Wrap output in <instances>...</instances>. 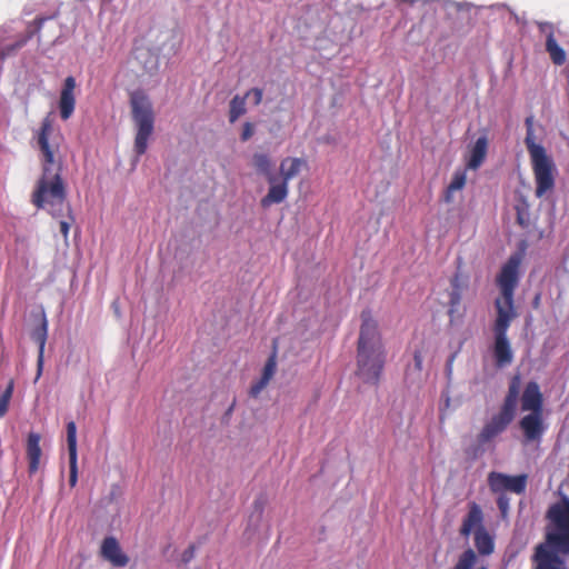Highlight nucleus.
Segmentation results:
<instances>
[{"label":"nucleus","mask_w":569,"mask_h":569,"mask_svg":"<svg viewBox=\"0 0 569 569\" xmlns=\"http://www.w3.org/2000/svg\"><path fill=\"white\" fill-rule=\"evenodd\" d=\"M34 139L40 151L42 173L32 192L31 202L38 209H44L51 216L59 217L67 202V190L62 179L60 144L49 116L41 121Z\"/></svg>","instance_id":"1"},{"label":"nucleus","mask_w":569,"mask_h":569,"mask_svg":"<svg viewBox=\"0 0 569 569\" xmlns=\"http://www.w3.org/2000/svg\"><path fill=\"white\" fill-rule=\"evenodd\" d=\"M521 261L520 253L511 254L502 264L496 278L500 296L495 300L497 316L492 326L495 338L492 355L498 368L509 366L513 360V352L507 333L511 322L518 316L515 308V291L520 279Z\"/></svg>","instance_id":"2"},{"label":"nucleus","mask_w":569,"mask_h":569,"mask_svg":"<svg viewBox=\"0 0 569 569\" xmlns=\"http://www.w3.org/2000/svg\"><path fill=\"white\" fill-rule=\"evenodd\" d=\"M361 326L357 342V375L368 383H377L385 367L386 349L378 321L370 309L360 315Z\"/></svg>","instance_id":"3"},{"label":"nucleus","mask_w":569,"mask_h":569,"mask_svg":"<svg viewBox=\"0 0 569 569\" xmlns=\"http://www.w3.org/2000/svg\"><path fill=\"white\" fill-rule=\"evenodd\" d=\"M526 137L525 144L530 156L531 167L536 182V197L541 198L555 188L556 166L550 156L547 154L545 147L537 143L533 128V117L529 116L525 120Z\"/></svg>","instance_id":"4"},{"label":"nucleus","mask_w":569,"mask_h":569,"mask_svg":"<svg viewBox=\"0 0 569 569\" xmlns=\"http://www.w3.org/2000/svg\"><path fill=\"white\" fill-rule=\"evenodd\" d=\"M132 120L136 124L134 152L138 157L146 153L148 141L154 129V113L152 103L142 91H134L130 96Z\"/></svg>","instance_id":"5"},{"label":"nucleus","mask_w":569,"mask_h":569,"mask_svg":"<svg viewBox=\"0 0 569 569\" xmlns=\"http://www.w3.org/2000/svg\"><path fill=\"white\" fill-rule=\"evenodd\" d=\"M548 518L556 527V531L547 535L549 545L569 552V499L555 503L548 510Z\"/></svg>","instance_id":"6"},{"label":"nucleus","mask_w":569,"mask_h":569,"mask_svg":"<svg viewBox=\"0 0 569 569\" xmlns=\"http://www.w3.org/2000/svg\"><path fill=\"white\" fill-rule=\"evenodd\" d=\"M488 485L493 493L511 491L517 495H521L526 491L527 475L509 476L506 473L491 471L488 475Z\"/></svg>","instance_id":"7"},{"label":"nucleus","mask_w":569,"mask_h":569,"mask_svg":"<svg viewBox=\"0 0 569 569\" xmlns=\"http://www.w3.org/2000/svg\"><path fill=\"white\" fill-rule=\"evenodd\" d=\"M513 419V413L505 411L500 408L499 412L493 415L490 420L482 427L477 437L478 443L486 445L491 442L508 428Z\"/></svg>","instance_id":"8"},{"label":"nucleus","mask_w":569,"mask_h":569,"mask_svg":"<svg viewBox=\"0 0 569 569\" xmlns=\"http://www.w3.org/2000/svg\"><path fill=\"white\" fill-rule=\"evenodd\" d=\"M49 18L38 17L32 22L27 26L26 32L19 36L14 42L4 46L0 50V60L3 61L9 57L14 56L20 49H22L30 39H32L36 34H38L43 26V23Z\"/></svg>","instance_id":"9"},{"label":"nucleus","mask_w":569,"mask_h":569,"mask_svg":"<svg viewBox=\"0 0 569 569\" xmlns=\"http://www.w3.org/2000/svg\"><path fill=\"white\" fill-rule=\"evenodd\" d=\"M76 87L77 82L72 76L64 79L58 101L59 112L62 120H68L74 112Z\"/></svg>","instance_id":"10"},{"label":"nucleus","mask_w":569,"mask_h":569,"mask_svg":"<svg viewBox=\"0 0 569 569\" xmlns=\"http://www.w3.org/2000/svg\"><path fill=\"white\" fill-rule=\"evenodd\" d=\"M67 445L69 453V485L73 488L78 481L77 426L74 421L67 423Z\"/></svg>","instance_id":"11"},{"label":"nucleus","mask_w":569,"mask_h":569,"mask_svg":"<svg viewBox=\"0 0 569 569\" xmlns=\"http://www.w3.org/2000/svg\"><path fill=\"white\" fill-rule=\"evenodd\" d=\"M521 410L529 412H543V396L538 382L529 381L521 395Z\"/></svg>","instance_id":"12"},{"label":"nucleus","mask_w":569,"mask_h":569,"mask_svg":"<svg viewBox=\"0 0 569 569\" xmlns=\"http://www.w3.org/2000/svg\"><path fill=\"white\" fill-rule=\"evenodd\" d=\"M540 32L546 34V51L553 64L562 66L566 62V51L557 43L553 24L550 22L539 23Z\"/></svg>","instance_id":"13"},{"label":"nucleus","mask_w":569,"mask_h":569,"mask_svg":"<svg viewBox=\"0 0 569 569\" xmlns=\"http://www.w3.org/2000/svg\"><path fill=\"white\" fill-rule=\"evenodd\" d=\"M486 529L483 526V512L481 507L472 501L468 503V512L462 519L461 527L459 532L462 537L468 538L471 532H476L477 530Z\"/></svg>","instance_id":"14"},{"label":"nucleus","mask_w":569,"mask_h":569,"mask_svg":"<svg viewBox=\"0 0 569 569\" xmlns=\"http://www.w3.org/2000/svg\"><path fill=\"white\" fill-rule=\"evenodd\" d=\"M101 556L114 567H126L129 557L122 551L114 537H107L101 545Z\"/></svg>","instance_id":"15"},{"label":"nucleus","mask_w":569,"mask_h":569,"mask_svg":"<svg viewBox=\"0 0 569 569\" xmlns=\"http://www.w3.org/2000/svg\"><path fill=\"white\" fill-rule=\"evenodd\" d=\"M277 370V343H273V351L269 356L262 369L260 379L253 382L250 387L249 395L252 398H257L261 391L269 385Z\"/></svg>","instance_id":"16"},{"label":"nucleus","mask_w":569,"mask_h":569,"mask_svg":"<svg viewBox=\"0 0 569 569\" xmlns=\"http://www.w3.org/2000/svg\"><path fill=\"white\" fill-rule=\"evenodd\" d=\"M520 429L528 441L539 440L545 431L542 412H530L519 421Z\"/></svg>","instance_id":"17"},{"label":"nucleus","mask_w":569,"mask_h":569,"mask_svg":"<svg viewBox=\"0 0 569 569\" xmlns=\"http://www.w3.org/2000/svg\"><path fill=\"white\" fill-rule=\"evenodd\" d=\"M533 560L537 562L535 569H563L562 559L543 543L536 547Z\"/></svg>","instance_id":"18"},{"label":"nucleus","mask_w":569,"mask_h":569,"mask_svg":"<svg viewBox=\"0 0 569 569\" xmlns=\"http://www.w3.org/2000/svg\"><path fill=\"white\" fill-rule=\"evenodd\" d=\"M270 183V188L268 193L261 199V206L263 208H268L273 203L282 202L288 196V183L283 180L277 182V177L274 174H269L267 178Z\"/></svg>","instance_id":"19"},{"label":"nucleus","mask_w":569,"mask_h":569,"mask_svg":"<svg viewBox=\"0 0 569 569\" xmlns=\"http://www.w3.org/2000/svg\"><path fill=\"white\" fill-rule=\"evenodd\" d=\"M41 437L39 433L30 432L27 439V458H28V471L30 475H34L39 470L40 458L42 450L40 447Z\"/></svg>","instance_id":"20"},{"label":"nucleus","mask_w":569,"mask_h":569,"mask_svg":"<svg viewBox=\"0 0 569 569\" xmlns=\"http://www.w3.org/2000/svg\"><path fill=\"white\" fill-rule=\"evenodd\" d=\"M307 167V161L302 158L287 157L281 160L279 171L281 180L287 183L296 178L303 168Z\"/></svg>","instance_id":"21"},{"label":"nucleus","mask_w":569,"mask_h":569,"mask_svg":"<svg viewBox=\"0 0 569 569\" xmlns=\"http://www.w3.org/2000/svg\"><path fill=\"white\" fill-rule=\"evenodd\" d=\"M488 152V138L487 136L479 137L470 149V156L467 161V167L477 170L485 161Z\"/></svg>","instance_id":"22"},{"label":"nucleus","mask_w":569,"mask_h":569,"mask_svg":"<svg viewBox=\"0 0 569 569\" xmlns=\"http://www.w3.org/2000/svg\"><path fill=\"white\" fill-rule=\"evenodd\" d=\"M521 379L519 375H515L509 382L508 392L503 399L501 409L516 416L517 403L520 392Z\"/></svg>","instance_id":"23"},{"label":"nucleus","mask_w":569,"mask_h":569,"mask_svg":"<svg viewBox=\"0 0 569 569\" xmlns=\"http://www.w3.org/2000/svg\"><path fill=\"white\" fill-rule=\"evenodd\" d=\"M451 291L449 292V315L452 316L459 308L462 299L463 282L459 273L450 279Z\"/></svg>","instance_id":"24"},{"label":"nucleus","mask_w":569,"mask_h":569,"mask_svg":"<svg viewBox=\"0 0 569 569\" xmlns=\"http://www.w3.org/2000/svg\"><path fill=\"white\" fill-rule=\"evenodd\" d=\"M47 336H48V322H47V319L43 317L41 320V323L38 327H36L31 332L32 340L39 346V357H38L39 373L41 372V368H42L43 351H44V346L47 342Z\"/></svg>","instance_id":"25"},{"label":"nucleus","mask_w":569,"mask_h":569,"mask_svg":"<svg viewBox=\"0 0 569 569\" xmlns=\"http://www.w3.org/2000/svg\"><path fill=\"white\" fill-rule=\"evenodd\" d=\"M513 208L517 223L522 228H528L530 226V204L523 194L518 193L516 196Z\"/></svg>","instance_id":"26"},{"label":"nucleus","mask_w":569,"mask_h":569,"mask_svg":"<svg viewBox=\"0 0 569 569\" xmlns=\"http://www.w3.org/2000/svg\"><path fill=\"white\" fill-rule=\"evenodd\" d=\"M475 546L481 556H489L493 552V538L487 529H480L475 532Z\"/></svg>","instance_id":"27"},{"label":"nucleus","mask_w":569,"mask_h":569,"mask_svg":"<svg viewBox=\"0 0 569 569\" xmlns=\"http://www.w3.org/2000/svg\"><path fill=\"white\" fill-rule=\"evenodd\" d=\"M466 181H467L466 172L462 171V170L456 171L453 173L451 182L449 183V186L447 187V189L445 191L443 200L447 203L452 202L453 201V193L456 191H460L465 187Z\"/></svg>","instance_id":"28"},{"label":"nucleus","mask_w":569,"mask_h":569,"mask_svg":"<svg viewBox=\"0 0 569 569\" xmlns=\"http://www.w3.org/2000/svg\"><path fill=\"white\" fill-rule=\"evenodd\" d=\"M246 97L236 94L229 103V121L234 123L241 116L247 112Z\"/></svg>","instance_id":"29"},{"label":"nucleus","mask_w":569,"mask_h":569,"mask_svg":"<svg viewBox=\"0 0 569 569\" xmlns=\"http://www.w3.org/2000/svg\"><path fill=\"white\" fill-rule=\"evenodd\" d=\"M252 166L257 172L266 176L267 178L271 173L272 161L268 153L256 152L252 156Z\"/></svg>","instance_id":"30"},{"label":"nucleus","mask_w":569,"mask_h":569,"mask_svg":"<svg viewBox=\"0 0 569 569\" xmlns=\"http://www.w3.org/2000/svg\"><path fill=\"white\" fill-rule=\"evenodd\" d=\"M14 390V381L10 379L6 389L0 395V418L4 417L9 410L10 400Z\"/></svg>","instance_id":"31"},{"label":"nucleus","mask_w":569,"mask_h":569,"mask_svg":"<svg viewBox=\"0 0 569 569\" xmlns=\"http://www.w3.org/2000/svg\"><path fill=\"white\" fill-rule=\"evenodd\" d=\"M477 561V555L472 549L465 550L458 558L452 569H471Z\"/></svg>","instance_id":"32"},{"label":"nucleus","mask_w":569,"mask_h":569,"mask_svg":"<svg viewBox=\"0 0 569 569\" xmlns=\"http://www.w3.org/2000/svg\"><path fill=\"white\" fill-rule=\"evenodd\" d=\"M244 97H252L253 106H259L262 102L263 91L260 88H252L246 92Z\"/></svg>","instance_id":"33"},{"label":"nucleus","mask_w":569,"mask_h":569,"mask_svg":"<svg viewBox=\"0 0 569 569\" xmlns=\"http://www.w3.org/2000/svg\"><path fill=\"white\" fill-rule=\"evenodd\" d=\"M253 134H254V124L249 121L244 122L242 126L241 134H240L241 141L242 142L248 141L249 139L252 138Z\"/></svg>","instance_id":"34"},{"label":"nucleus","mask_w":569,"mask_h":569,"mask_svg":"<svg viewBox=\"0 0 569 569\" xmlns=\"http://www.w3.org/2000/svg\"><path fill=\"white\" fill-rule=\"evenodd\" d=\"M510 499L506 493H499L497 498V506L501 511L502 516H505L509 510Z\"/></svg>","instance_id":"35"},{"label":"nucleus","mask_w":569,"mask_h":569,"mask_svg":"<svg viewBox=\"0 0 569 569\" xmlns=\"http://www.w3.org/2000/svg\"><path fill=\"white\" fill-rule=\"evenodd\" d=\"M196 556V546L190 545L183 552H182V561L184 563L190 562Z\"/></svg>","instance_id":"36"},{"label":"nucleus","mask_w":569,"mask_h":569,"mask_svg":"<svg viewBox=\"0 0 569 569\" xmlns=\"http://www.w3.org/2000/svg\"><path fill=\"white\" fill-rule=\"evenodd\" d=\"M422 352L421 350H416L413 352V362H415V370L420 372L422 370Z\"/></svg>","instance_id":"37"},{"label":"nucleus","mask_w":569,"mask_h":569,"mask_svg":"<svg viewBox=\"0 0 569 569\" xmlns=\"http://www.w3.org/2000/svg\"><path fill=\"white\" fill-rule=\"evenodd\" d=\"M70 224L67 221H60V232L63 234L64 238L69 234Z\"/></svg>","instance_id":"38"},{"label":"nucleus","mask_w":569,"mask_h":569,"mask_svg":"<svg viewBox=\"0 0 569 569\" xmlns=\"http://www.w3.org/2000/svg\"><path fill=\"white\" fill-rule=\"evenodd\" d=\"M540 301H541V293H540V292H538V293L533 297V299H532V307H533L535 309H538V308L540 307Z\"/></svg>","instance_id":"39"},{"label":"nucleus","mask_w":569,"mask_h":569,"mask_svg":"<svg viewBox=\"0 0 569 569\" xmlns=\"http://www.w3.org/2000/svg\"><path fill=\"white\" fill-rule=\"evenodd\" d=\"M453 359H455V355H452V356L450 357V359L448 360L447 367H448V369H449V370L451 369V365H452V362H453Z\"/></svg>","instance_id":"40"}]
</instances>
